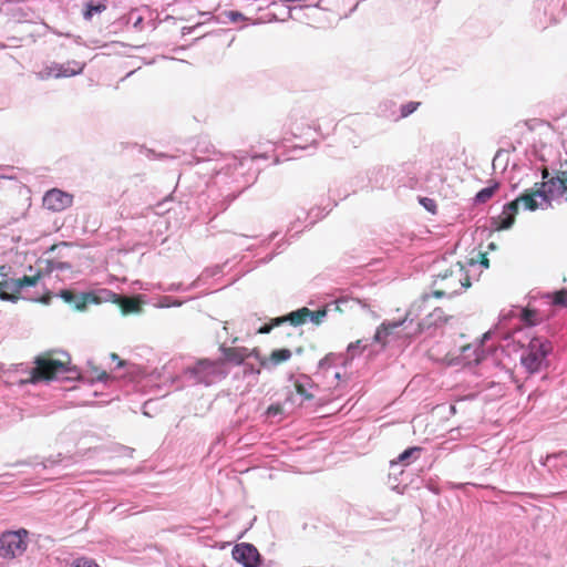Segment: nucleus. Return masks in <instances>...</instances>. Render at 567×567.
<instances>
[{
    "mask_svg": "<svg viewBox=\"0 0 567 567\" xmlns=\"http://www.w3.org/2000/svg\"><path fill=\"white\" fill-rule=\"evenodd\" d=\"M33 364L34 367L30 371V377L21 381V384L51 381L58 374L69 372L71 357L63 351L49 350L37 355L33 360Z\"/></svg>",
    "mask_w": 567,
    "mask_h": 567,
    "instance_id": "nucleus-1",
    "label": "nucleus"
},
{
    "mask_svg": "<svg viewBox=\"0 0 567 567\" xmlns=\"http://www.w3.org/2000/svg\"><path fill=\"white\" fill-rule=\"evenodd\" d=\"M471 286L470 276L461 262L452 265L443 274H440L433 282V290L431 293H425L422 300L425 302L432 297H453L461 292L463 289Z\"/></svg>",
    "mask_w": 567,
    "mask_h": 567,
    "instance_id": "nucleus-2",
    "label": "nucleus"
},
{
    "mask_svg": "<svg viewBox=\"0 0 567 567\" xmlns=\"http://www.w3.org/2000/svg\"><path fill=\"white\" fill-rule=\"evenodd\" d=\"M423 331L421 322H414V319L408 313L402 320L398 321H383L373 336L375 343L385 347L394 341H405L411 339Z\"/></svg>",
    "mask_w": 567,
    "mask_h": 567,
    "instance_id": "nucleus-3",
    "label": "nucleus"
},
{
    "mask_svg": "<svg viewBox=\"0 0 567 567\" xmlns=\"http://www.w3.org/2000/svg\"><path fill=\"white\" fill-rule=\"evenodd\" d=\"M537 198L542 199V193L537 186L534 185V187L525 189L517 198L506 204L498 216L493 218V226L497 230L511 228L515 223L519 204H523L525 209L535 212L542 206Z\"/></svg>",
    "mask_w": 567,
    "mask_h": 567,
    "instance_id": "nucleus-4",
    "label": "nucleus"
},
{
    "mask_svg": "<svg viewBox=\"0 0 567 567\" xmlns=\"http://www.w3.org/2000/svg\"><path fill=\"white\" fill-rule=\"evenodd\" d=\"M551 350L553 347L548 340L538 337L533 338L523 353L520 362L529 373L538 372Z\"/></svg>",
    "mask_w": 567,
    "mask_h": 567,
    "instance_id": "nucleus-5",
    "label": "nucleus"
},
{
    "mask_svg": "<svg viewBox=\"0 0 567 567\" xmlns=\"http://www.w3.org/2000/svg\"><path fill=\"white\" fill-rule=\"evenodd\" d=\"M28 530L21 528L14 532H4L0 536V557L13 559L21 556L28 547Z\"/></svg>",
    "mask_w": 567,
    "mask_h": 567,
    "instance_id": "nucleus-6",
    "label": "nucleus"
},
{
    "mask_svg": "<svg viewBox=\"0 0 567 567\" xmlns=\"http://www.w3.org/2000/svg\"><path fill=\"white\" fill-rule=\"evenodd\" d=\"M42 278V271L38 270L33 276H23L18 279H3L0 281V299L3 301L17 302L21 297L24 287L35 286Z\"/></svg>",
    "mask_w": 567,
    "mask_h": 567,
    "instance_id": "nucleus-7",
    "label": "nucleus"
},
{
    "mask_svg": "<svg viewBox=\"0 0 567 567\" xmlns=\"http://www.w3.org/2000/svg\"><path fill=\"white\" fill-rule=\"evenodd\" d=\"M535 186L542 193V202L550 207L553 199L561 197L567 193V169L558 171L554 177L545 182L535 183Z\"/></svg>",
    "mask_w": 567,
    "mask_h": 567,
    "instance_id": "nucleus-8",
    "label": "nucleus"
},
{
    "mask_svg": "<svg viewBox=\"0 0 567 567\" xmlns=\"http://www.w3.org/2000/svg\"><path fill=\"white\" fill-rule=\"evenodd\" d=\"M73 203V196L61 189L53 188L43 196V206L53 212H61L70 207Z\"/></svg>",
    "mask_w": 567,
    "mask_h": 567,
    "instance_id": "nucleus-9",
    "label": "nucleus"
},
{
    "mask_svg": "<svg viewBox=\"0 0 567 567\" xmlns=\"http://www.w3.org/2000/svg\"><path fill=\"white\" fill-rule=\"evenodd\" d=\"M233 557L245 567H257L260 563V554L257 548L247 543L237 544L233 549Z\"/></svg>",
    "mask_w": 567,
    "mask_h": 567,
    "instance_id": "nucleus-10",
    "label": "nucleus"
},
{
    "mask_svg": "<svg viewBox=\"0 0 567 567\" xmlns=\"http://www.w3.org/2000/svg\"><path fill=\"white\" fill-rule=\"evenodd\" d=\"M60 297L74 307L75 310L82 311L89 303H100L101 299L93 292H84L80 296L75 295L72 290H61Z\"/></svg>",
    "mask_w": 567,
    "mask_h": 567,
    "instance_id": "nucleus-11",
    "label": "nucleus"
},
{
    "mask_svg": "<svg viewBox=\"0 0 567 567\" xmlns=\"http://www.w3.org/2000/svg\"><path fill=\"white\" fill-rule=\"evenodd\" d=\"M225 361L240 365L250 357L249 349L245 347H220Z\"/></svg>",
    "mask_w": 567,
    "mask_h": 567,
    "instance_id": "nucleus-12",
    "label": "nucleus"
},
{
    "mask_svg": "<svg viewBox=\"0 0 567 567\" xmlns=\"http://www.w3.org/2000/svg\"><path fill=\"white\" fill-rule=\"evenodd\" d=\"M292 357V351L287 348L275 349L267 358H260V365L264 368L276 367L289 361Z\"/></svg>",
    "mask_w": 567,
    "mask_h": 567,
    "instance_id": "nucleus-13",
    "label": "nucleus"
},
{
    "mask_svg": "<svg viewBox=\"0 0 567 567\" xmlns=\"http://www.w3.org/2000/svg\"><path fill=\"white\" fill-rule=\"evenodd\" d=\"M481 346L480 344H463L461 346V363L464 365H470L472 363H480L482 361V357L478 353Z\"/></svg>",
    "mask_w": 567,
    "mask_h": 567,
    "instance_id": "nucleus-14",
    "label": "nucleus"
},
{
    "mask_svg": "<svg viewBox=\"0 0 567 567\" xmlns=\"http://www.w3.org/2000/svg\"><path fill=\"white\" fill-rule=\"evenodd\" d=\"M311 315V310L307 307H302L296 311H292L286 316L280 317L282 320V324L288 322L291 326H301L306 323V321L309 319V316Z\"/></svg>",
    "mask_w": 567,
    "mask_h": 567,
    "instance_id": "nucleus-15",
    "label": "nucleus"
},
{
    "mask_svg": "<svg viewBox=\"0 0 567 567\" xmlns=\"http://www.w3.org/2000/svg\"><path fill=\"white\" fill-rule=\"evenodd\" d=\"M295 390L296 392L303 396L305 400H312L315 398L313 393L311 392V390L313 388H316L313 381L307 377V375H302L300 377V379H298L296 382H295Z\"/></svg>",
    "mask_w": 567,
    "mask_h": 567,
    "instance_id": "nucleus-16",
    "label": "nucleus"
},
{
    "mask_svg": "<svg viewBox=\"0 0 567 567\" xmlns=\"http://www.w3.org/2000/svg\"><path fill=\"white\" fill-rule=\"evenodd\" d=\"M360 305V300L350 296H342L334 301V310L344 313Z\"/></svg>",
    "mask_w": 567,
    "mask_h": 567,
    "instance_id": "nucleus-17",
    "label": "nucleus"
},
{
    "mask_svg": "<svg viewBox=\"0 0 567 567\" xmlns=\"http://www.w3.org/2000/svg\"><path fill=\"white\" fill-rule=\"evenodd\" d=\"M118 306L123 313H134L141 310V301L135 297H118Z\"/></svg>",
    "mask_w": 567,
    "mask_h": 567,
    "instance_id": "nucleus-18",
    "label": "nucleus"
},
{
    "mask_svg": "<svg viewBox=\"0 0 567 567\" xmlns=\"http://www.w3.org/2000/svg\"><path fill=\"white\" fill-rule=\"evenodd\" d=\"M420 452H421V447H417V446L409 447L398 456V460L391 461V466H394L396 464L409 465L411 463L412 458L413 460L417 458V454Z\"/></svg>",
    "mask_w": 567,
    "mask_h": 567,
    "instance_id": "nucleus-19",
    "label": "nucleus"
},
{
    "mask_svg": "<svg viewBox=\"0 0 567 567\" xmlns=\"http://www.w3.org/2000/svg\"><path fill=\"white\" fill-rule=\"evenodd\" d=\"M498 188H499V184L497 182H494L491 186L481 189L476 194L475 200L480 204H484V203L488 202Z\"/></svg>",
    "mask_w": 567,
    "mask_h": 567,
    "instance_id": "nucleus-20",
    "label": "nucleus"
},
{
    "mask_svg": "<svg viewBox=\"0 0 567 567\" xmlns=\"http://www.w3.org/2000/svg\"><path fill=\"white\" fill-rule=\"evenodd\" d=\"M106 10V4L103 2L93 3L90 2L86 4V9L84 11V18L90 20L95 13H101Z\"/></svg>",
    "mask_w": 567,
    "mask_h": 567,
    "instance_id": "nucleus-21",
    "label": "nucleus"
},
{
    "mask_svg": "<svg viewBox=\"0 0 567 567\" xmlns=\"http://www.w3.org/2000/svg\"><path fill=\"white\" fill-rule=\"evenodd\" d=\"M365 349L367 343H364L363 340H357L348 346L347 353L349 358L353 359L354 357L360 355Z\"/></svg>",
    "mask_w": 567,
    "mask_h": 567,
    "instance_id": "nucleus-22",
    "label": "nucleus"
},
{
    "mask_svg": "<svg viewBox=\"0 0 567 567\" xmlns=\"http://www.w3.org/2000/svg\"><path fill=\"white\" fill-rule=\"evenodd\" d=\"M282 324V320L280 317H277V318H272L268 323L261 326L258 330H257V333H260V334H267V333H270V331L276 328V327H279Z\"/></svg>",
    "mask_w": 567,
    "mask_h": 567,
    "instance_id": "nucleus-23",
    "label": "nucleus"
},
{
    "mask_svg": "<svg viewBox=\"0 0 567 567\" xmlns=\"http://www.w3.org/2000/svg\"><path fill=\"white\" fill-rule=\"evenodd\" d=\"M71 567H100V566L92 558L79 557V558L73 560Z\"/></svg>",
    "mask_w": 567,
    "mask_h": 567,
    "instance_id": "nucleus-24",
    "label": "nucleus"
},
{
    "mask_svg": "<svg viewBox=\"0 0 567 567\" xmlns=\"http://www.w3.org/2000/svg\"><path fill=\"white\" fill-rule=\"evenodd\" d=\"M553 303L555 306H567V290L563 289L554 292L553 295Z\"/></svg>",
    "mask_w": 567,
    "mask_h": 567,
    "instance_id": "nucleus-25",
    "label": "nucleus"
},
{
    "mask_svg": "<svg viewBox=\"0 0 567 567\" xmlns=\"http://www.w3.org/2000/svg\"><path fill=\"white\" fill-rule=\"evenodd\" d=\"M537 313L535 310L524 309L522 312V320L529 326H534L537 323V320L535 319Z\"/></svg>",
    "mask_w": 567,
    "mask_h": 567,
    "instance_id": "nucleus-26",
    "label": "nucleus"
},
{
    "mask_svg": "<svg viewBox=\"0 0 567 567\" xmlns=\"http://www.w3.org/2000/svg\"><path fill=\"white\" fill-rule=\"evenodd\" d=\"M420 104H421L420 102H409L406 104H403L401 106V117H406L410 114H412L414 111L417 110Z\"/></svg>",
    "mask_w": 567,
    "mask_h": 567,
    "instance_id": "nucleus-27",
    "label": "nucleus"
},
{
    "mask_svg": "<svg viewBox=\"0 0 567 567\" xmlns=\"http://www.w3.org/2000/svg\"><path fill=\"white\" fill-rule=\"evenodd\" d=\"M420 204L426 209L429 210L430 213H435L436 212V208H437V205L435 203L434 199L432 198H429V197H421L420 198Z\"/></svg>",
    "mask_w": 567,
    "mask_h": 567,
    "instance_id": "nucleus-28",
    "label": "nucleus"
},
{
    "mask_svg": "<svg viewBox=\"0 0 567 567\" xmlns=\"http://www.w3.org/2000/svg\"><path fill=\"white\" fill-rule=\"evenodd\" d=\"M326 316H327V308L319 309L316 311H311V315L309 316V320L316 324H319Z\"/></svg>",
    "mask_w": 567,
    "mask_h": 567,
    "instance_id": "nucleus-29",
    "label": "nucleus"
},
{
    "mask_svg": "<svg viewBox=\"0 0 567 567\" xmlns=\"http://www.w3.org/2000/svg\"><path fill=\"white\" fill-rule=\"evenodd\" d=\"M81 71V69H78V70H68L65 68H63L62 65L59 66L56 69V72H55V76L56 78H60V76H72V75H75L78 74L79 72Z\"/></svg>",
    "mask_w": 567,
    "mask_h": 567,
    "instance_id": "nucleus-30",
    "label": "nucleus"
},
{
    "mask_svg": "<svg viewBox=\"0 0 567 567\" xmlns=\"http://www.w3.org/2000/svg\"><path fill=\"white\" fill-rule=\"evenodd\" d=\"M111 359L117 363V368H123L125 365V361L122 360L116 353H111Z\"/></svg>",
    "mask_w": 567,
    "mask_h": 567,
    "instance_id": "nucleus-31",
    "label": "nucleus"
},
{
    "mask_svg": "<svg viewBox=\"0 0 567 567\" xmlns=\"http://www.w3.org/2000/svg\"><path fill=\"white\" fill-rule=\"evenodd\" d=\"M9 275V267L6 265H0V276H2V280L7 279Z\"/></svg>",
    "mask_w": 567,
    "mask_h": 567,
    "instance_id": "nucleus-32",
    "label": "nucleus"
},
{
    "mask_svg": "<svg viewBox=\"0 0 567 567\" xmlns=\"http://www.w3.org/2000/svg\"><path fill=\"white\" fill-rule=\"evenodd\" d=\"M51 299H52L51 293H50V292H47L45 295H43V296L39 299V301H40V302H42V303H44V305H48V303L51 301Z\"/></svg>",
    "mask_w": 567,
    "mask_h": 567,
    "instance_id": "nucleus-33",
    "label": "nucleus"
},
{
    "mask_svg": "<svg viewBox=\"0 0 567 567\" xmlns=\"http://www.w3.org/2000/svg\"><path fill=\"white\" fill-rule=\"evenodd\" d=\"M550 177H553V176L550 175L548 168L547 167L543 168V171H542L543 182L550 179Z\"/></svg>",
    "mask_w": 567,
    "mask_h": 567,
    "instance_id": "nucleus-34",
    "label": "nucleus"
},
{
    "mask_svg": "<svg viewBox=\"0 0 567 567\" xmlns=\"http://www.w3.org/2000/svg\"><path fill=\"white\" fill-rule=\"evenodd\" d=\"M96 379L100 381H104L107 379V373L105 371H101V372L96 371Z\"/></svg>",
    "mask_w": 567,
    "mask_h": 567,
    "instance_id": "nucleus-35",
    "label": "nucleus"
},
{
    "mask_svg": "<svg viewBox=\"0 0 567 567\" xmlns=\"http://www.w3.org/2000/svg\"><path fill=\"white\" fill-rule=\"evenodd\" d=\"M248 372L259 374L260 370L259 369H255L252 365H249V367L247 365L246 369H245V373H248Z\"/></svg>",
    "mask_w": 567,
    "mask_h": 567,
    "instance_id": "nucleus-36",
    "label": "nucleus"
},
{
    "mask_svg": "<svg viewBox=\"0 0 567 567\" xmlns=\"http://www.w3.org/2000/svg\"><path fill=\"white\" fill-rule=\"evenodd\" d=\"M250 357L254 355L256 359L260 361V358H262L257 349L249 350Z\"/></svg>",
    "mask_w": 567,
    "mask_h": 567,
    "instance_id": "nucleus-37",
    "label": "nucleus"
},
{
    "mask_svg": "<svg viewBox=\"0 0 567 567\" xmlns=\"http://www.w3.org/2000/svg\"><path fill=\"white\" fill-rule=\"evenodd\" d=\"M198 365L202 367L203 369H206L208 367H213L214 364L208 361H200Z\"/></svg>",
    "mask_w": 567,
    "mask_h": 567,
    "instance_id": "nucleus-38",
    "label": "nucleus"
},
{
    "mask_svg": "<svg viewBox=\"0 0 567 567\" xmlns=\"http://www.w3.org/2000/svg\"><path fill=\"white\" fill-rule=\"evenodd\" d=\"M482 264H483L485 267H488V259H487L485 256H483Z\"/></svg>",
    "mask_w": 567,
    "mask_h": 567,
    "instance_id": "nucleus-39",
    "label": "nucleus"
},
{
    "mask_svg": "<svg viewBox=\"0 0 567 567\" xmlns=\"http://www.w3.org/2000/svg\"><path fill=\"white\" fill-rule=\"evenodd\" d=\"M302 351H303V348H302V347H298V348L295 350V352H296L297 354H301V353H302Z\"/></svg>",
    "mask_w": 567,
    "mask_h": 567,
    "instance_id": "nucleus-40",
    "label": "nucleus"
},
{
    "mask_svg": "<svg viewBox=\"0 0 567 567\" xmlns=\"http://www.w3.org/2000/svg\"><path fill=\"white\" fill-rule=\"evenodd\" d=\"M230 14H231V18H233L234 20H236V19H237V17H238V16H240V13H238V12H230Z\"/></svg>",
    "mask_w": 567,
    "mask_h": 567,
    "instance_id": "nucleus-41",
    "label": "nucleus"
},
{
    "mask_svg": "<svg viewBox=\"0 0 567 567\" xmlns=\"http://www.w3.org/2000/svg\"><path fill=\"white\" fill-rule=\"evenodd\" d=\"M326 360H327V358H324V359L320 360V362H319V367H323V364H324Z\"/></svg>",
    "mask_w": 567,
    "mask_h": 567,
    "instance_id": "nucleus-42",
    "label": "nucleus"
},
{
    "mask_svg": "<svg viewBox=\"0 0 567 567\" xmlns=\"http://www.w3.org/2000/svg\"><path fill=\"white\" fill-rule=\"evenodd\" d=\"M274 410V412H279V408L274 409V406H270L269 411Z\"/></svg>",
    "mask_w": 567,
    "mask_h": 567,
    "instance_id": "nucleus-43",
    "label": "nucleus"
},
{
    "mask_svg": "<svg viewBox=\"0 0 567 567\" xmlns=\"http://www.w3.org/2000/svg\"><path fill=\"white\" fill-rule=\"evenodd\" d=\"M274 410V412H279V408L274 409V406H270L269 411Z\"/></svg>",
    "mask_w": 567,
    "mask_h": 567,
    "instance_id": "nucleus-44",
    "label": "nucleus"
},
{
    "mask_svg": "<svg viewBox=\"0 0 567 567\" xmlns=\"http://www.w3.org/2000/svg\"><path fill=\"white\" fill-rule=\"evenodd\" d=\"M2 280V276H0V281Z\"/></svg>",
    "mask_w": 567,
    "mask_h": 567,
    "instance_id": "nucleus-45",
    "label": "nucleus"
},
{
    "mask_svg": "<svg viewBox=\"0 0 567 567\" xmlns=\"http://www.w3.org/2000/svg\"><path fill=\"white\" fill-rule=\"evenodd\" d=\"M566 164H567V159H566Z\"/></svg>",
    "mask_w": 567,
    "mask_h": 567,
    "instance_id": "nucleus-46",
    "label": "nucleus"
}]
</instances>
